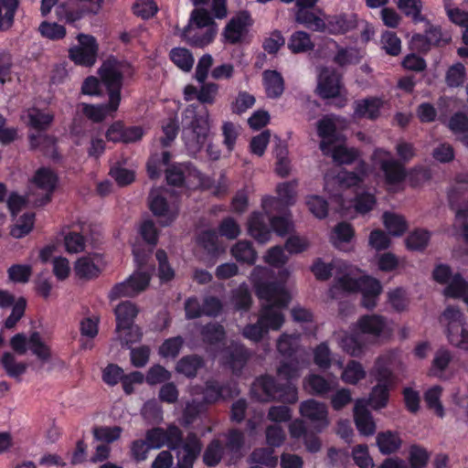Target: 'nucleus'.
I'll return each instance as SVG.
<instances>
[{"label":"nucleus","instance_id":"f257e3e1","mask_svg":"<svg viewBox=\"0 0 468 468\" xmlns=\"http://www.w3.org/2000/svg\"><path fill=\"white\" fill-rule=\"evenodd\" d=\"M273 274L267 267L256 266L250 276L256 295L264 301L257 323L247 324L242 330V335L255 343L270 330H280L285 321L282 311L288 306L291 296L284 282L271 281Z\"/></svg>","mask_w":468,"mask_h":468},{"label":"nucleus","instance_id":"f03ea898","mask_svg":"<svg viewBox=\"0 0 468 468\" xmlns=\"http://www.w3.org/2000/svg\"><path fill=\"white\" fill-rule=\"evenodd\" d=\"M312 271L319 280H327L335 275V282L330 289L332 298L337 299L343 293L360 292L362 304L367 309L376 306L378 297L382 292L378 280L361 275L357 268L340 260L327 264L319 259L314 263Z\"/></svg>","mask_w":468,"mask_h":468},{"label":"nucleus","instance_id":"7ed1b4c3","mask_svg":"<svg viewBox=\"0 0 468 468\" xmlns=\"http://www.w3.org/2000/svg\"><path fill=\"white\" fill-rule=\"evenodd\" d=\"M99 74L102 84L108 90L109 102L100 105L82 102L78 105V110L95 122L103 121L107 116H112L118 110L123 79L131 77L133 69L127 62L111 58L102 63Z\"/></svg>","mask_w":468,"mask_h":468},{"label":"nucleus","instance_id":"20e7f679","mask_svg":"<svg viewBox=\"0 0 468 468\" xmlns=\"http://www.w3.org/2000/svg\"><path fill=\"white\" fill-rule=\"evenodd\" d=\"M133 253L136 263V271L124 282L115 284L109 292L111 301L122 297H133L144 292L151 280L154 271L152 265H147L148 254L133 247Z\"/></svg>","mask_w":468,"mask_h":468},{"label":"nucleus","instance_id":"39448f33","mask_svg":"<svg viewBox=\"0 0 468 468\" xmlns=\"http://www.w3.org/2000/svg\"><path fill=\"white\" fill-rule=\"evenodd\" d=\"M396 352H388L378 358L371 371L378 384L372 388L367 405L378 410L386 407L389 390L395 385V377L391 370Z\"/></svg>","mask_w":468,"mask_h":468},{"label":"nucleus","instance_id":"423d86ee","mask_svg":"<svg viewBox=\"0 0 468 468\" xmlns=\"http://www.w3.org/2000/svg\"><path fill=\"white\" fill-rule=\"evenodd\" d=\"M186 117H192L191 122L183 129V140L190 154H197L206 144L209 133V113L203 108L196 114V106L189 105L186 111Z\"/></svg>","mask_w":468,"mask_h":468},{"label":"nucleus","instance_id":"0eeeda50","mask_svg":"<svg viewBox=\"0 0 468 468\" xmlns=\"http://www.w3.org/2000/svg\"><path fill=\"white\" fill-rule=\"evenodd\" d=\"M250 393L257 400L262 402L280 400L293 404L298 400V390L295 385L292 383L279 385L274 378L270 376L258 378L251 386Z\"/></svg>","mask_w":468,"mask_h":468},{"label":"nucleus","instance_id":"6e6552de","mask_svg":"<svg viewBox=\"0 0 468 468\" xmlns=\"http://www.w3.org/2000/svg\"><path fill=\"white\" fill-rule=\"evenodd\" d=\"M216 27L213 18L204 9H195L187 27L182 33L183 38L191 46L203 48L215 37Z\"/></svg>","mask_w":468,"mask_h":468},{"label":"nucleus","instance_id":"1a4fd4ad","mask_svg":"<svg viewBox=\"0 0 468 468\" xmlns=\"http://www.w3.org/2000/svg\"><path fill=\"white\" fill-rule=\"evenodd\" d=\"M368 167L365 162H360L357 166V172L340 171L335 176L325 175L324 190L340 201V211L343 214L348 207L343 200L342 191L353 186H359L364 183L367 175Z\"/></svg>","mask_w":468,"mask_h":468},{"label":"nucleus","instance_id":"9d476101","mask_svg":"<svg viewBox=\"0 0 468 468\" xmlns=\"http://www.w3.org/2000/svg\"><path fill=\"white\" fill-rule=\"evenodd\" d=\"M26 116L27 124L38 131L37 133L29 134L31 148L38 149L44 154H48L49 149L54 147L55 141L51 136L43 133L42 131L48 129L53 122V114L37 108H30L27 110Z\"/></svg>","mask_w":468,"mask_h":468},{"label":"nucleus","instance_id":"9b49d317","mask_svg":"<svg viewBox=\"0 0 468 468\" xmlns=\"http://www.w3.org/2000/svg\"><path fill=\"white\" fill-rule=\"evenodd\" d=\"M441 322L446 327L449 342L460 349L468 351V326L463 323L460 309L448 306L441 314Z\"/></svg>","mask_w":468,"mask_h":468},{"label":"nucleus","instance_id":"f8f14e48","mask_svg":"<svg viewBox=\"0 0 468 468\" xmlns=\"http://www.w3.org/2000/svg\"><path fill=\"white\" fill-rule=\"evenodd\" d=\"M167 195L166 189L155 188L151 190L148 198L152 213L164 227L172 224L179 213L178 201L176 198L168 200Z\"/></svg>","mask_w":468,"mask_h":468},{"label":"nucleus","instance_id":"ddd939ff","mask_svg":"<svg viewBox=\"0 0 468 468\" xmlns=\"http://www.w3.org/2000/svg\"><path fill=\"white\" fill-rule=\"evenodd\" d=\"M371 161L373 166L383 173L387 185L395 186L405 179L406 171L403 165L396 160L389 151L376 148L371 156Z\"/></svg>","mask_w":468,"mask_h":468},{"label":"nucleus","instance_id":"4468645a","mask_svg":"<svg viewBox=\"0 0 468 468\" xmlns=\"http://www.w3.org/2000/svg\"><path fill=\"white\" fill-rule=\"evenodd\" d=\"M239 390L235 382L229 381L220 384L218 381L210 379L205 384V387L195 386L191 388L192 396L203 395V400L207 404H213L219 400L229 399L239 394Z\"/></svg>","mask_w":468,"mask_h":468},{"label":"nucleus","instance_id":"2eb2a0df","mask_svg":"<svg viewBox=\"0 0 468 468\" xmlns=\"http://www.w3.org/2000/svg\"><path fill=\"white\" fill-rule=\"evenodd\" d=\"M10 345L18 355H24L30 349L42 361L48 360L51 355L48 346L42 340L38 332H33L28 339L24 334H16L11 338Z\"/></svg>","mask_w":468,"mask_h":468},{"label":"nucleus","instance_id":"dca6fc26","mask_svg":"<svg viewBox=\"0 0 468 468\" xmlns=\"http://www.w3.org/2000/svg\"><path fill=\"white\" fill-rule=\"evenodd\" d=\"M298 182L296 180L283 182L277 186L276 192L278 197H265L262 198L261 206L267 215L272 214L274 211H280V205L292 206L295 203L296 187Z\"/></svg>","mask_w":468,"mask_h":468},{"label":"nucleus","instance_id":"f3484780","mask_svg":"<svg viewBox=\"0 0 468 468\" xmlns=\"http://www.w3.org/2000/svg\"><path fill=\"white\" fill-rule=\"evenodd\" d=\"M433 278L439 283H447L444 289L446 297L457 298L468 291L467 282L460 275H452L448 265L440 264L433 271Z\"/></svg>","mask_w":468,"mask_h":468},{"label":"nucleus","instance_id":"a211bd4d","mask_svg":"<svg viewBox=\"0 0 468 468\" xmlns=\"http://www.w3.org/2000/svg\"><path fill=\"white\" fill-rule=\"evenodd\" d=\"M299 411L302 417L310 420L314 429L319 432L328 427L330 423L328 409L324 402L314 399L304 400L300 404Z\"/></svg>","mask_w":468,"mask_h":468},{"label":"nucleus","instance_id":"6ab92c4d","mask_svg":"<svg viewBox=\"0 0 468 468\" xmlns=\"http://www.w3.org/2000/svg\"><path fill=\"white\" fill-rule=\"evenodd\" d=\"M79 46L69 49L70 58L77 64L91 66L97 58L98 46L92 36L80 34Z\"/></svg>","mask_w":468,"mask_h":468},{"label":"nucleus","instance_id":"aec40b11","mask_svg":"<svg viewBox=\"0 0 468 468\" xmlns=\"http://www.w3.org/2000/svg\"><path fill=\"white\" fill-rule=\"evenodd\" d=\"M202 444L195 433H189L176 452L177 468H193V464L201 452Z\"/></svg>","mask_w":468,"mask_h":468},{"label":"nucleus","instance_id":"412c9836","mask_svg":"<svg viewBox=\"0 0 468 468\" xmlns=\"http://www.w3.org/2000/svg\"><path fill=\"white\" fill-rule=\"evenodd\" d=\"M251 26V18L248 12L239 13L226 26L224 37L229 43L240 42L246 37L249 27Z\"/></svg>","mask_w":468,"mask_h":468},{"label":"nucleus","instance_id":"4be33fe9","mask_svg":"<svg viewBox=\"0 0 468 468\" xmlns=\"http://www.w3.org/2000/svg\"><path fill=\"white\" fill-rule=\"evenodd\" d=\"M340 76L335 70L324 69L318 78L317 91L324 99L341 96Z\"/></svg>","mask_w":468,"mask_h":468},{"label":"nucleus","instance_id":"5701e85b","mask_svg":"<svg viewBox=\"0 0 468 468\" xmlns=\"http://www.w3.org/2000/svg\"><path fill=\"white\" fill-rule=\"evenodd\" d=\"M250 356L249 349L239 342H232L224 351L225 363L236 376L241 373Z\"/></svg>","mask_w":468,"mask_h":468},{"label":"nucleus","instance_id":"b1692460","mask_svg":"<svg viewBox=\"0 0 468 468\" xmlns=\"http://www.w3.org/2000/svg\"><path fill=\"white\" fill-rule=\"evenodd\" d=\"M200 176V172L189 163L173 165L166 170L167 183L176 186H180L186 181H199Z\"/></svg>","mask_w":468,"mask_h":468},{"label":"nucleus","instance_id":"393cba45","mask_svg":"<svg viewBox=\"0 0 468 468\" xmlns=\"http://www.w3.org/2000/svg\"><path fill=\"white\" fill-rule=\"evenodd\" d=\"M354 420L357 431L364 436L373 435L376 431V424L370 411L367 410V401L358 399L355 402Z\"/></svg>","mask_w":468,"mask_h":468},{"label":"nucleus","instance_id":"a878e982","mask_svg":"<svg viewBox=\"0 0 468 468\" xmlns=\"http://www.w3.org/2000/svg\"><path fill=\"white\" fill-rule=\"evenodd\" d=\"M303 385L309 394L324 398L336 388L338 383L335 378L326 379L319 374H309L304 378Z\"/></svg>","mask_w":468,"mask_h":468},{"label":"nucleus","instance_id":"bb28decb","mask_svg":"<svg viewBox=\"0 0 468 468\" xmlns=\"http://www.w3.org/2000/svg\"><path fill=\"white\" fill-rule=\"evenodd\" d=\"M356 329L373 338L389 334L387 321L380 315H364L356 323Z\"/></svg>","mask_w":468,"mask_h":468},{"label":"nucleus","instance_id":"cd10ccee","mask_svg":"<svg viewBox=\"0 0 468 468\" xmlns=\"http://www.w3.org/2000/svg\"><path fill=\"white\" fill-rule=\"evenodd\" d=\"M57 176L46 167L39 168L33 178L35 185L45 192L44 197L37 203L38 206L45 205L50 200V195L56 187Z\"/></svg>","mask_w":468,"mask_h":468},{"label":"nucleus","instance_id":"c85d7f7f","mask_svg":"<svg viewBox=\"0 0 468 468\" xmlns=\"http://www.w3.org/2000/svg\"><path fill=\"white\" fill-rule=\"evenodd\" d=\"M249 234L259 243L268 242L271 236V231L266 224L265 217L261 213H253L248 222Z\"/></svg>","mask_w":468,"mask_h":468},{"label":"nucleus","instance_id":"c756f323","mask_svg":"<svg viewBox=\"0 0 468 468\" xmlns=\"http://www.w3.org/2000/svg\"><path fill=\"white\" fill-rule=\"evenodd\" d=\"M383 101L378 97H369L355 102V115L360 118L377 119L379 115Z\"/></svg>","mask_w":468,"mask_h":468},{"label":"nucleus","instance_id":"7c9ffc66","mask_svg":"<svg viewBox=\"0 0 468 468\" xmlns=\"http://www.w3.org/2000/svg\"><path fill=\"white\" fill-rule=\"evenodd\" d=\"M318 135L322 138L320 149L324 154L328 155L330 146L335 140V124L332 118L324 117L317 122Z\"/></svg>","mask_w":468,"mask_h":468},{"label":"nucleus","instance_id":"2f4dec72","mask_svg":"<svg viewBox=\"0 0 468 468\" xmlns=\"http://www.w3.org/2000/svg\"><path fill=\"white\" fill-rule=\"evenodd\" d=\"M300 334H282L277 340V350L285 358H293L301 349Z\"/></svg>","mask_w":468,"mask_h":468},{"label":"nucleus","instance_id":"473e14b6","mask_svg":"<svg viewBox=\"0 0 468 468\" xmlns=\"http://www.w3.org/2000/svg\"><path fill=\"white\" fill-rule=\"evenodd\" d=\"M262 78L267 97L271 99L281 97L284 90V80L281 73L276 70H265Z\"/></svg>","mask_w":468,"mask_h":468},{"label":"nucleus","instance_id":"72a5a7b5","mask_svg":"<svg viewBox=\"0 0 468 468\" xmlns=\"http://www.w3.org/2000/svg\"><path fill=\"white\" fill-rule=\"evenodd\" d=\"M325 24L330 34H344L356 27V19L354 15H339L328 17Z\"/></svg>","mask_w":468,"mask_h":468},{"label":"nucleus","instance_id":"f704fd0d","mask_svg":"<svg viewBox=\"0 0 468 468\" xmlns=\"http://www.w3.org/2000/svg\"><path fill=\"white\" fill-rule=\"evenodd\" d=\"M99 256H86L80 258L75 264V272L80 278L92 279L99 275Z\"/></svg>","mask_w":468,"mask_h":468},{"label":"nucleus","instance_id":"c9c22d12","mask_svg":"<svg viewBox=\"0 0 468 468\" xmlns=\"http://www.w3.org/2000/svg\"><path fill=\"white\" fill-rule=\"evenodd\" d=\"M336 364L339 367H343L341 379L346 384L356 385L366 377V370L362 364L356 360L349 361L345 367L342 360H338Z\"/></svg>","mask_w":468,"mask_h":468},{"label":"nucleus","instance_id":"e433bc0d","mask_svg":"<svg viewBox=\"0 0 468 468\" xmlns=\"http://www.w3.org/2000/svg\"><path fill=\"white\" fill-rule=\"evenodd\" d=\"M449 39L450 38L448 37H443L440 27H431L426 31L425 36L420 34L414 35L412 37L411 42L413 45L426 49L429 45H440L441 43H447Z\"/></svg>","mask_w":468,"mask_h":468},{"label":"nucleus","instance_id":"4c0bfd02","mask_svg":"<svg viewBox=\"0 0 468 468\" xmlns=\"http://www.w3.org/2000/svg\"><path fill=\"white\" fill-rule=\"evenodd\" d=\"M204 367V360L197 355L185 356L176 364V370L177 373L186 378H193L197 376V371Z\"/></svg>","mask_w":468,"mask_h":468},{"label":"nucleus","instance_id":"58836bf2","mask_svg":"<svg viewBox=\"0 0 468 468\" xmlns=\"http://www.w3.org/2000/svg\"><path fill=\"white\" fill-rule=\"evenodd\" d=\"M138 314L137 306L130 302L124 301L119 303L115 308L116 327L120 329L133 324V320Z\"/></svg>","mask_w":468,"mask_h":468},{"label":"nucleus","instance_id":"ea45409f","mask_svg":"<svg viewBox=\"0 0 468 468\" xmlns=\"http://www.w3.org/2000/svg\"><path fill=\"white\" fill-rule=\"evenodd\" d=\"M231 255L239 262L254 264L257 260V252L251 242L239 240L231 248Z\"/></svg>","mask_w":468,"mask_h":468},{"label":"nucleus","instance_id":"a19ab883","mask_svg":"<svg viewBox=\"0 0 468 468\" xmlns=\"http://www.w3.org/2000/svg\"><path fill=\"white\" fill-rule=\"evenodd\" d=\"M377 444L381 453L390 454L399 450L401 440L398 433L388 431L378 434Z\"/></svg>","mask_w":468,"mask_h":468},{"label":"nucleus","instance_id":"79ce46f5","mask_svg":"<svg viewBox=\"0 0 468 468\" xmlns=\"http://www.w3.org/2000/svg\"><path fill=\"white\" fill-rule=\"evenodd\" d=\"M295 18L298 23L313 31H325V21L307 9H299L296 13Z\"/></svg>","mask_w":468,"mask_h":468},{"label":"nucleus","instance_id":"37998d69","mask_svg":"<svg viewBox=\"0 0 468 468\" xmlns=\"http://www.w3.org/2000/svg\"><path fill=\"white\" fill-rule=\"evenodd\" d=\"M333 160L340 165H350L356 161L360 153L354 147H346V145L330 146V152Z\"/></svg>","mask_w":468,"mask_h":468},{"label":"nucleus","instance_id":"c03bdc74","mask_svg":"<svg viewBox=\"0 0 468 468\" xmlns=\"http://www.w3.org/2000/svg\"><path fill=\"white\" fill-rule=\"evenodd\" d=\"M122 433L120 426H98L92 429V434L97 441L111 444L118 441Z\"/></svg>","mask_w":468,"mask_h":468},{"label":"nucleus","instance_id":"a18cd8bd","mask_svg":"<svg viewBox=\"0 0 468 468\" xmlns=\"http://www.w3.org/2000/svg\"><path fill=\"white\" fill-rule=\"evenodd\" d=\"M174 64L185 72H189L194 65L192 53L185 48H174L169 54Z\"/></svg>","mask_w":468,"mask_h":468},{"label":"nucleus","instance_id":"49530a36","mask_svg":"<svg viewBox=\"0 0 468 468\" xmlns=\"http://www.w3.org/2000/svg\"><path fill=\"white\" fill-rule=\"evenodd\" d=\"M197 242L212 256H216L224 250V249L220 248L218 245V233L214 229L201 232L197 238Z\"/></svg>","mask_w":468,"mask_h":468},{"label":"nucleus","instance_id":"de8ad7c7","mask_svg":"<svg viewBox=\"0 0 468 468\" xmlns=\"http://www.w3.org/2000/svg\"><path fill=\"white\" fill-rule=\"evenodd\" d=\"M17 6V0H0V30L12 26Z\"/></svg>","mask_w":468,"mask_h":468},{"label":"nucleus","instance_id":"09e8293b","mask_svg":"<svg viewBox=\"0 0 468 468\" xmlns=\"http://www.w3.org/2000/svg\"><path fill=\"white\" fill-rule=\"evenodd\" d=\"M353 236L354 230L352 227L346 222H341L334 229L331 241L336 248L344 250L345 245L351 240Z\"/></svg>","mask_w":468,"mask_h":468},{"label":"nucleus","instance_id":"8fccbe9b","mask_svg":"<svg viewBox=\"0 0 468 468\" xmlns=\"http://www.w3.org/2000/svg\"><path fill=\"white\" fill-rule=\"evenodd\" d=\"M398 7L406 16L411 17L415 23L424 20V16L421 15V0H399Z\"/></svg>","mask_w":468,"mask_h":468},{"label":"nucleus","instance_id":"3c124183","mask_svg":"<svg viewBox=\"0 0 468 468\" xmlns=\"http://www.w3.org/2000/svg\"><path fill=\"white\" fill-rule=\"evenodd\" d=\"M288 47L292 53H301L311 50L314 44L309 34L303 31H297L291 36Z\"/></svg>","mask_w":468,"mask_h":468},{"label":"nucleus","instance_id":"603ef678","mask_svg":"<svg viewBox=\"0 0 468 468\" xmlns=\"http://www.w3.org/2000/svg\"><path fill=\"white\" fill-rule=\"evenodd\" d=\"M383 222L389 234L393 236H401L407 229L404 218L394 213H384Z\"/></svg>","mask_w":468,"mask_h":468},{"label":"nucleus","instance_id":"864d4df0","mask_svg":"<svg viewBox=\"0 0 468 468\" xmlns=\"http://www.w3.org/2000/svg\"><path fill=\"white\" fill-rule=\"evenodd\" d=\"M337 341L341 348L352 356H358L363 352V345L358 335L345 334Z\"/></svg>","mask_w":468,"mask_h":468},{"label":"nucleus","instance_id":"5fc2aeb1","mask_svg":"<svg viewBox=\"0 0 468 468\" xmlns=\"http://www.w3.org/2000/svg\"><path fill=\"white\" fill-rule=\"evenodd\" d=\"M441 388L433 386L430 388L424 394V400L429 409L434 410L437 416L442 418L444 416V409L441 403Z\"/></svg>","mask_w":468,"mask_h":468},{"label":"nucleus","instance_id":"6e6d98bb","mask_svg":"<svg viewBox=\"0 0 468 468\" xmlns=\"http://www.w3.org/2000/svg\"><path fill=\"white\" fill-rule=\"evenodd\" d=\"M116 334L121 344L127 347L139 342L142 338L140 328L133 324H128L126 327H122L120 329L116 328Z\"/></svg>","mask_w":468,"mask_h":468},{"label":"nucleus","instance_id":"4d7b16f0","mask_svg":"<svg viewBox=\"0 0 468 468\" xmlns=\"http://www.w3.org/2000/svg\"><path fill=\"white\" fill-rule=\"evenodd\" d=\"M250 461L269 468H274L278 463V458L271 448L255 449L250 454Z\"/></svg>","mask_w":468,"mask_h":468},{"label":"nucleus","instance_id":"13d9d810","mask_svg":"<svg viewBox=\"0 0 468 468\" xmlns=\"http://www.w3.org/2000/svg\"><path fill=\"white\" fill-rule=\"evenodd\" d=\"M314 362L321 369H328L333 362V354L326 342H323L314 349Z\"/></svg>","mask_w":468,"mask_h":468},{"label":"nucleus","instance_id":"bf43d9fd","mask_svg":"<svg viewBox=\"0 0 468 468\" xmlns=\"http://www.w3.org/2000/svg\"><path fill=\"white\" fill-rule=\"evenodd\" d=\"M430 232L424 229H416L406 239V246L410 250H422L429 243Z\"/></svg>","mask_w":468,"mask_h":468},{"label":"nucleus","instance_id":"052dcab7","mask_svg":"<svg viewBox=\"0 0 468 468\" xmlns=\"http://www.w3.org/2000/svg\"><path fill=\"white\" fill-rule=\"evenodd\" d=\"M1 364L7 375L12 378H17L25 373L27 365L24 363H17L13 354L9 352L4 353Z\"/></svg>","mask_w":468,"mask_h":468},{"label":"nucleus","instance_id":"680f3d73","mask_svg":"<svg viewBox=\"0 0 468 468\" xmlns=\"http://www.w3.org/2000/svg\"><path fill=\"white\" fill-rule=\"evenodd\" d=\"M224 449L219 441H212L205 450L203 461L207 466H216L222 459Z\"/></svg>","mask_w":468,"mask_h":468},{"label":"nucleus","instance_id":"e2e57ef3","mask_svg":"<svg viewBox=\"0 0 468 468\" xmlns=\"http://www.w3.org/2000/svg\"><path fill=\"white\" fill-rule=\"evenodd\" d=\"M201 86L198 90V101L202 104L212 105L216 102L219 86L215 82L200 83Z\"/></svg>","mask_w":468,"mask_h":468},{"label":"nucleus","instance_id":"0e129e2a","mask_svg":"<svg viewBox=\"0 0 468 468\" xmlns=\"http://www.w3.org/2000/svg\"><path fill=\"white\" fill-rule=\"evenodd\" d=\"M255 97L247 91H239L230 104L233 113L242 114L255 104Z\"/></svg>","mask_w":468,"mask_h":468},{"label":"nucleus","instance_id":"69168bd1","mask_svg":"<svg viewBox=\"0 0 468 468\" xmlns=\"http://www.w3.org/2000/svg\"><path fill=\"white\" fill-rule=\"evenodd\" d=\"M201 335L205 342L214 345L224 340L225 330L221 324L210 323L203 327Z\"/></svg>","mask_w":468,"mask_h":468},{"label":"nucleus","instance_id":"338daca9","mask_svg":"<svg viewBox=\"0 0 468 468\" xmlns=\"http://www.w3.org/2000/svg\"><path fill=\"white\" fill-rule=\"evenodd\" d=\"M183 345L184 339L181 336L168 338L159 347V355L165 358H175L179 354Z\"/></svg>","mask_w":468,"mask_h":468},{"label":"nucleus","instance_id":"774afa93","mask_svg":"<svg viewBox=\"0 0 468 468\" xmlns=\"http://www.w3.org/2000/svg\"><path fill=\"white\" fill-rule=\"evenodd\" d=\"M38 31L42 37L51 40L60 39L66 35L65 27L56 22H42L39 25Z\"/></svg>","mask_w":468,"mask_h":468}]
</instances>
